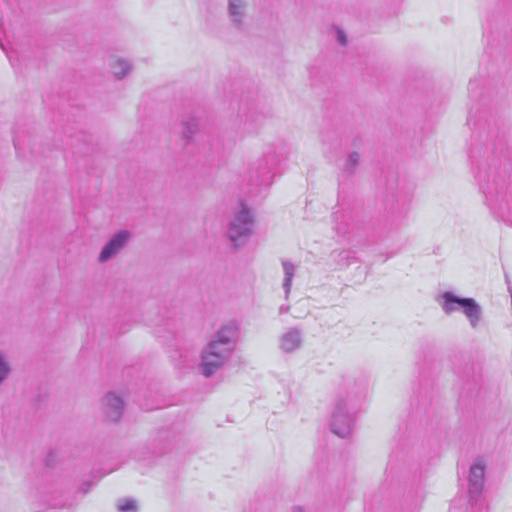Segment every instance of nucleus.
Wrapping results in <instances>:
<instances>
[{"label": "nucleus", "instance_id": "15", "mask_svg": "<svg viewBox=\"0 0 512 512\" xmlns=\"http://www.w3.org/2000/svg\"><path fill=\"white\" fill-rule=\"evenodd\" d=\"M11 373V365L4 352L0 351V385L8 378Z\"/></svg>", "mask_w": 512, "mask_h": 512}, {"label": "nucleus", "instance_id": "19", "mask_svg": "<svg viewBox=\"0 0 512 512\" xmlns=\"http://www.w3.org/2000/svg\"><path fill=\"white\" fill-rule=\"evenodd\" d=\"M336 34H337V41L339 42V44L345 46L347 44V37H346L345 32L340 28H336Z\"/></svg>", "mask_w": 512, "mask_h": 512}, {"label": "nucleus", "instance_id": "20", "mask_svg": "<svg viewBox=\"0 0 512 512\" xmlns=\"http://www.w3.org/2000/svg\"><path fill=\"white\" fill-rule=\"evenodd\" d=\"M289 308L288 307H284V306H281L280 307V312L283 313V312H288Z\"/></svg>", "mask_w": 512, "mask_h": 512}, {"label": "nucleus", "instance_id": "8", "mask_svg": "<svg viewBox=\"0 0 512 512\" xmlns=\"http://www.w3.org/2000/svg\"><path fill=\"white\" fill-rule=\"evenodd\" d=\"M124 408L122 397L114 392L108 393L102 400V409L109 421L116 422L121 418Z\"/></svg>", "mask_w": 512, "mask_h": 512}, {"label": "nucleus", "instance_id": "2", "mask_svg": "<svg viewBox=\"0 0 512 512\" xmlns=\"http://www.w3.org/2000/svg\"><path fill=\"white\" fill-rule=\"evenodd\" d=\"M486 464L476 460L469 469L467 488L459 492L451 501L449 512H487L483 496Z\"/></svg>", "mask_w": 512, "mask_h": 512}, {"label": "nucleus", "instance_id": "22", "mask_svg": "<svg viewBox=\"0 0 512 512\" xmlns=\"http://www.w3.org/2000/svg\"><path fill=\"white\" fill-rule=\"evenodd\" d=\"M14 146L16 149L18 148V143L16 141H14Z\"/></svg>", "mask_w": 512, "mask_h": 512}, {"label": "nucleus", "instance_id": "17", "mask_svg": "<svg viewBox=\"0 0 512 512\" xmlns=\"http://www.w3.org/2000/svg\"><path fill=\"white\" fill-rule=\"evenodd\" d=\"M117 508L120 512H136V501L131 498L121 499L117 504Z\"/></svg>", "mask_w": 512, "mask_h": 512}, {"label": "nucleus", "instance_id": "5", "mask_svg": "<svg viewBox=\"0 0 512 512\" xmlns=\"http://www.w3.org/2000/svg\"><path fill=\"white\" fill-rule=\"evenodd\" d=\"M252 228L253 216L245 205H241L229 225L228 236L230 241L235 247L244 245L252 233Z\"/></svg>", "mask_w": 512, "mask_h": 512}, {"label": "nucleus", "instance_id": "4", "mask_svg": "<svg viewBox=\"0 0 512 512\" xmlns=\"http://www.w3.org/2000/svg\"><path fill=\"white\" fill-rule=\"evenodd\" d=\"M354 425V415L350 406L348 396H339L331 412L330 428L331 431L345 438L351 434Z\"/></svg>", "mask_w": 512, "mask_h": 512}, {"label": "nucleus", "instance_id": "16", "mask_svg": "<svg viewBox=\"0 0 512 512\" xmlns=\"http://www.w3.org/2000/svg\"><path fill=\"white\" fill-rule=\"evenodd\" d=\"M359 162H360V155L358 152H352L348 155V159L346 161V164L344 166V170L348 173V174H352L354 173V171L356 170L357 166L359 165Z\"/></svg>", "mask_w": 512, "mask_h": 512}, {"label": "nucleus", "instance_id": "21", "mask_svg": "<svg viewBox=\"0 0 512 512\" xmlns=\"http://www.w3.org/2000/svg\"><path fill=\"white\" fill-rule=\"evenodd\" d=\"M88 490H89V487H88V486H86V488H85V489H83V492H84V493H86V492H88Z\"/></svg>", "mask_w": 512, "mask_h": 512}, {"label": "nucleus", "instance_id": "13", "mask_svg": "<svg viewBox=\"0 0 512 512\" xmlns=\"http://www.w3.org/2000/svg\"><path fill=\"white\" fill-rule=\"evenodd\" d=\"M110 66L113 75L118 79L125 77L132 69L129 61L123 58H115L111 62Z\"/></svg>", "mask_w": 512, "mask_h": 512}, {"label": "nucleus", "instance_id": "6", "mask_svg": "<svg viewBox=\"0 0 512 512\" xmlns=\"http://www.w3.org/2000/svg\"><path fill=\"white\" fill-rule=\"evenodd\" d=\"M280 161L281 157L275 147L270 146L263 152L254 165L260 184L268 186L272 183Z\"/></svg>", "mask_w": 512, "mask_h": 512}, {"label": "nucleus", "instance_id": "18", "mask_svg": "<svg viewBox=\"0 0 512 512\" xmlns=\"http://www.w3.org/2000/svg\"><path fill=\"white\" fill-rule=\"evenodd\" d=\"M352 254L348 250H342L339 251L336 254L335 261L337 262V265L339 268L347 267L350 264V260L352 259Z\"/></svg>", "mask_w": 512, "mask_h": 512}, {"label": "nucleus", "instance_id": "11", "mask_svg": "<svg viewBox=\"0 0 512 512\" xmlns=\"http://www.w3.org/2000/svg\"><path fill=\"white\" fill-rule=\"evenodd\" d=\"M228 15L237 28H241L246 16V3L243 0H228Z\"/></svg>", "mask_w": 512, "mask_h": 512}, {"label": "nucleus", "instance_id": "1", "mask_svg": "<svg viewBox=\"0 0 512 512\" xmlns=\"http://www.w3.org/2000/svg\"><path fill=\"white\" fill-rule=\"evenodd\" d=\"M238 338V325L230 322L223 325L209 341L201 353V373L205 377L212 376L231 357Z\"/></svg>", "mask_w": 512, "mask_h": 512}, {"label": "nucleus", "instance_id": "12", "mask_svg": "<svg viewBox=\"0 0 512 512\" xmlns=\"http://www.w3.org/2000/svg\"><path fill=\"white\" fill-rule=\"evenodd\" d=\"M199 129V120L194 116H187L182 119V138L186 142L193 140Z\"/></svg>", "mask_w": 512, "mask_h": 512}, {"label": "nucleus", "instance_id": "7", "mask_svg": "<svg viewBox=\"0 0 512 512\" xmlns=\"http://www.w3.org/2000/svg\"><path fill=\"white\" fill-rule=\"evenodd\" d=\"M132 234L128 230L116 232L106 242L98 256L99 263H106L115 258L130 242Z\"/></svg>", "mask_w": 512, "mask_h": 512}, {"label": "nucleus", "instance_id": "14", "mask_svg": "<svg viewBox=\"0 0 512 512\" xmlns=\"http://www.w3.org/2000/svg\"><path fill=\"white\" fill-rule=\"evenodd\" d=\"M282 267L284 272L283 288L285 290L286 297H288L291 290L292 279L294 277L296 267L293 263L287 260L282 261Z\"/></svg>", "mask_w": 512, "mask_h": 512}, {"label": "nucleus", "instance_id": "3", "mask_svg": "<svg viewBox=\"0 0 512 512\" xmlns=\"http://www.w3.org/2000/svg\"><path fill=\"white\" fill-rule=\"evenodd\" d=\"M440 306L446 314L462 311L472 328H476L482 318V309L475 299L459 297L450 291L442 294Z\"/></svg>", "mask_w": 512, "mask_h": 512}, {"label": "nucleus", "instance_id": "10", "mask_svg": "<svg viewBox=\"0 0 512 512\" xmlns=\"http://www.w3.org/2000/svg\"><path fill=\"white\" fill-rule=\"evenodd\" d=\"M303 342L302 332L297 328H290L279 337V348L284 353H293Z\"/></svg>", "mask_w": 512, "mask_h": 512}, {"label": "nucleus", "instance_id": "9", "mask_svg": "<svg viewBox=\"0 0 512 512\" xmlns=\"http://www.w3.org/2000/svg\"><path fill=\"white\" fill-rule=\"evenodd\" d=\"M486 202L490 209L498 215L502 220H506L509 213V204L507 196L503 191L496 193L489 192L486 195Z\"/></svg>", "mask_w": 512, "mask_h": 512}]
</instances>
